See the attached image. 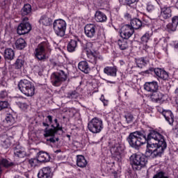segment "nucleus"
I'll return each instance as SVG.
<instances>
[{"label":"nucleus","mask_w":178,"mask_h":178,"mask_svg":"<svg viewBox=\"0 0 178 178\" xmlns=\"http://www.w3.org/2000/svg\"><path fill=\"white\" fill-rule=\"evenodd\" d=\"M100 99L103 102L104 106H108V100L104 99V97H101Z\"/></svg>","instance_id":"nucleus-54"},{"label":"nucleus","mask_w":178,"mask_h":178,"mask_svg":"<svg viewBox=\"0 0 178 178\" xmlns=\"http://www.w3.org/2000/svg\"><path fill=\"white\" fill-rule=\"evenodd\" d=\"M42 126H44V127H49V124H48V123L47 122H42Z\"/></svg>","instance_id":"nucleus-57"},{"label":"nucleus","mask_w":178,"mask_h":178,"mask_svg":"<svg viewBox=\"0 0 178 178\" xmlns=\"http://www.w3.org/2000/svg\"><path fill=\"white\" fill-rule=\"evenodd\" d=\"M85 51L88 55V58L90 59L89 62L93 63V65H97L98 60H104V58H102L101 55L92 51V43H86Z\"/></svg>","instance_id":"nucleus-5"},{"label":"nucleus","mask_w":178,"mask_h":178,"mask_svg":"<svg viewBox=\"0 0 178 178\" xmlns=\"http://www.w3.org/2000/svg\"><path fill=\"white\" fill-rule=\"evenodd\" d=\"M171 23L175 26H178V16H175L172 18Z\"/></svg>","instance_id":"nucleus-48"},{"label":"nucleus","mask_w":178,"mask_h":178,"mask_svg":"<svg viewBox=\"0 0 178 178\" xmlns=\"http://www.w3.org/2000/svg\"><path fill=\"white\" fill-rule=\"evenodd\" d=\"M88 129L94 134L101 133L102 129H104V122L101 118L95 117L89 122Z\"/></svg>","instance_id":"nucleus-4"},{"label":"nucleus","mask_w":178,"mask_h":178,"mask_svg":"<svg viewBox=\"0 0 178 178\" xmlns=\"http://www.w3.org/2000/svg\"><path fill=\"white\" fill-rule=\"evenodd\" d=\"M26 40L23 38H19L15 42V47L17 49H24V48H26Z\"/></svg>","instance_id":"nucleus-33"},{"label":"nucleus","mask_w":178,"mask_h":178,"mask_svg":"<svg viewBox=\"0 0 178 178\" xmlns=\"http://www.w3.org/2000/svg\"><path fill=\"white\" fill-rule=\"evenodd\" d=\"M123 147H122V145H116V146L113 148V151H114V152H115L116 154L122 153L123 152Z\"/></svg>","instance_id":"nucleus-42"},{"label":"nucleus","mask_w":178,"mask_h":178,"mask_svg":"<svg viewBox=\"0 0 178 178\" xmlns=\"http://www.w3.org/2000/svg\"><path fill=\"white\" fill-rule=\"evenodd\" d=\"M160 17H162L163 19H169V17H172V7L165 6L164 7L161 8Z\"/></svg>","instance_id":"nucleus-14"},{"label":"nucleus","mask_w":178,"mask_h":178,"mask_svg":"<svg viewBox=\"0 0 178 178\" xmlns=\"http://www.w3.org/2000/svg\"><path fill=\"white\" fill-rule=\"evenodd\" d=\"M148 48H149V47H148V45L145 44V49L147 50V49H148Z\"/></svg>","instance_id":"nucleus-63"},{"label":"nucleus","mask_w":178,"mask_h":178,"mask_svg":"<svg viewBox=\"0 0 178 178\" xmlns=\"http://www.w3.org/2000/svg\"><path fill=\"white\" fill-rule=\"evenodd\" d=\"M175 48H176L177 49H178V42H177L175 44Z\"/></svg>","instance_id":"nucleus-60"},{"label":"nucleus","mask_w":178,"mask_h":178,"mask_svg":"<svg viewBox=\"0 0 178 178\" xmlns=\"http://www.w3.org/2000/svg\"><path fill=\"white\" fill-rule=\"evenodd\" d=\"M125 19H131V17H130V15L129 14H126L125 15Z\"/></svg>","instance_id":"nucleus-59"},{"label":"nucleus","mask_w":178,"mask_h":178,"mask_svg":"<svg viewBox=\"0 0 178 178\" xmlns=\"http://www.w3.org/2000/svg\"><path fill=\"white\" fill-rule=\"evenodd\" d=\"M153 178H169L168 175H166V173L163 172H159L157 174H156Z\"/></svg>","instance_id":"nucleus-44"},{"label":"nucleus","mask_w":178,"mask_h":178,"mask_svg":"<svg viewBox=\"0 0 178 178\" xmlns=\"http://www.w3.org/2000/svg\"><path fill=\"white\" fill-rule=\"evenodd\" d=\"M24 65V60L21 59L20 58H17L15 63V69H22V67H23Z\"/></svg>","instance_id":"nucleus-36"},{"label":"nucleus","mask_w":178,"mask_h":178,"mask_svg":"<svg viewBox=\"0 0 178 178\" xmlns=\"http://www.w3.org/2000/svg\"><path fill=\"white\" fill-rule=\"evenodd\" d=\"M147 158L140 154H136L132 161L134 170H141L147 165Z\"/></svg>","instance_id":"nucleus-8"},{"label":"nucleus","mask_w":178,"mask_h":178,"mask_svg":"<svg viewBox=\"0 0 178 178\" xmlns=\"http://www.w3.org/2000/svg\"><path fill=\"white\" fill-rule=\"evenodd\" d=\"M72 111H73L72 109H71L70 111V112H71Z\"/></svg>","instance_id":"nucleus-64"},{"label":"nucleus","mask_w":178,"mask_h":178,"mask_svg":"<svg viewBox=\"0 0 178 178\" xmlns=\"http://www.w3.org/2000/svg\"><path fill=\"white\" fill-rule=\"evenodd\" d=\"M14 154L15 156H17V158H26V156H27L26 149L24 147H22L20 146H17L14 149Z\"/></svg>","instance_id":"nucleus-17"},{"label":"nucleus","mask_w":178,"mask_h":178,"mask_svg":"<svg viewBox=\"0 0 178 178\" xmlns=\"http://www.w3.org/2000/svg\"><path fill=\"white\" fill-rule=\"evenodd\" d=\"M4 59L6 60H13L15 59V51L10 48H8L4 51Z\"/></svg>","instance_id":"nucleus-25"},{"label":"nucleus","mask_w":178,"mask_h":178,"mask_svg":"<svg viewBox=\"0 0 178 178\" xmlns=\"http://www.w3.org/2000/svg\"><path fill=\"white\" fill-rule=\"evenodd\" d=\"M6 122L8 126H12L15 123V119L12 115H9L6 118Z\"/></svg>","instance_id":"nucleus-38"},{"label":"nucleus","mask_w":178,"mask_h":178,"mask_svg":"<svg viewBox=\"0 0 178 178\" xmlns=\"http://www.w3.org/2000/svg\"><path fill=\"white\" fill-rule=\"evenodd\" d=\"M31 13V5L25 4L21 10V15L24 17Z\"/></svg>","instance_id":"nucleus-30"},{"label":"nucleus","mask_w":178,"mask_h":178,"mask_svg":"<svg viewBox=\"0 0 178 178\" xmlns=\"http://www.w3.org/2000/svg\"><path fill=\"white\" fill-rule=\"evenodd\" d=\"M104 73L107 74V76H111V77H116L118 73V68L116 67H105L104 69Z\"/></svg>","instance_id":"nucleus-19"},{"label":"nucleus","mask_w":178,"mask_h":178,"mask_svg":"<svg viewBox=\"0 0 178 178\" xmlns=\"http://www.w3.org/2000/svg\"><path fill=\"white\" fill-rule=\"evenodd\" d=\"M29 163L31 166V168H35V166H38V163H40V161H38V159H31L29 161Z\"/></svg>","instance_id":"nucleus-37"},{"label":"nucleus","mask_w":178,"mask_h":178,"mask_svg":"<svg viewBox=\"0 0 178 178\" xmlns=\"http://www.w3.org/2000/svg\"><path fill=\"white\" fill-rule=\"evenodd\" d=\"M30 31H31V25L29 22L21 23L17 29V33L19 35H24Z\"/></svg>","instance_id":"nucleus-10"},{"label":"nucleus","mask_w":178,"mask_h":178,"mask_svg":"<svg viewBox=\"0 0 178 178\" xmlns=\"http://www.w3.org/2000/svg\"><path fill=\"white\" fill-rule=\"evenodd\" d=\"M163 94L158 90H156L155 92H153L152 95H150V99L152 101V102H159L160 101H162L163 99Z\"/></svg>","instance_id":"nucleus-20"},{"label":"nucleus","mask_w":178,"mask_h":178,"mask_svg":"<svg viewBox=\"0 0 178 178\" xmlns=\"http://www.w3.org/2000/svg\"><path fill=\"white\" fill-rule=\"evenodd\" d=\"M152 31H147L140 38V41L143 42V44H147L148 41L151 40V37H152L153 35Z\"/></svg>","instance_id":"nucleus-28"},{"label":"nucleus","mask_w":178,"mask_h":178,"mask_svg":"<svg viewBox=\"0 0 178 178\" xmlns=\"http://www.w3.org/2000/svg\"><path fill=\"white\" fill-rule=\"evenodd\" d=\"M58 131H59V130L55 127H54V129H48L47 128H46L44 131V137H54V136H55V134Z\"/></svg>","instance_id":"nucleus-32"},{"label":"nucleus","mask_w":178,"mask_h":178,"mask_svg":"<svg viewBox=\"0 0 178 178\" xmlns=\"http://www.w3.org/2000/svg\"><path fill=\"white\" fill-rule=\"evenodd\" d=\"M158 112H159L160 113H161L163 115V112H166V110H164L163 108L159 107L157 108Z\"/></svg>","instance_id":"nucleus-55"},{"label":"nucleus","mask_w":178,"mask_h":178,"mask_svg":"<svg viewBox=\"0 0 178 178\" xmlns=\"http://www.w3.org/2000/svg\"><path fill=\"white\" fill-rule=\"evenodd\" d=\"M95 20L97 23H104L107 20L106 15L101 11H97L95 15Z\"/></svg>","instance_id":"nucleus-22"},{"label":"nucleus","mask_w":178,"mask_h":178,"mask_svg":"<svg viewBox=\"0 0 178 178\" xmlns=\"http://www.w3.org/2000/svg\"><path fill=\"white\" fill-rule=\"evenodd\" d=\"M175 95L176 98H178V88H177L175 90Z\"/></svg>","instance_id":"nucleus-56"},{"label":"nucleus","mask_w":178,"mask_h":178,"mask_svg":"<svg viewBox=\"0 0 178 178\" xmlns=\"http://www.w3.org/2000/svg\"><path fill=\"white\" fill-rule=\"evenodd\" d=\"M127 5H129L130 6L131 5H133L134 3H137L138 0H124Z\"/></svg>","instance_id":"nucleus-49"},{"label":"nucleus","mask_w":178,"mask_h":178,"mask_svg":"<svg viewBox=\"0 0 178 178\" xmlns=\"http://www.w3.org/2000/svg\"><path fill=\"white\" fill-rule=\"evenodd\" d=\"M47 141H50V143H56V141H59V138H50L49 139H47Z\"/></svg>","instance_id":"nucleus-52"},{"label":"nucleus","mask_w":178,"mask_h":178,"mask_svg":"<svg viewBox=\"0 0 178 178\" xmlns=\"http://www.w3.org/2000/svg\"><path fill=\"white\" fill-rule=\"evenodd\" d=\"M66 22L63 19H56L53 23L55 33L59 37H63L66 33Z\"/></svg>","instance_id":"nucleus-7"},{"label":"nucleus","mask_w":178,"mask_h":178,"mask_svg":"<svg viewBox=\"0 0 178 178\" xmlns=\"http://www.w3.org/2000/svg\"><path fill=\"white\" fill-rule=\"evenodd\" d=\"M163 116L165 118V120L169 123V124H173L175 122V115L170 110H166L163 112Z\"/></svg>","instance_id":"nucleus-23"},{"label":"nucleus","mask_w":178,"mask_h":178,"mask_svg":"<svg viewBox=\"0 0 178 178\" xmlns=\"http://www.w3.org/2000/svg\"><path fill=\"white\" fill-rule=\"evenodd\" d=\"M15 178H24V177L20 175H15Z\"/></svg>","instance_id":"nucleus-62"},{"label":"nucleus","mask_w":178,"mask_h":178,"mask_svg":"<svg viewBox=\"0 0 178 178\" xmlns=\"http://www.w3.org/2000/svg\"><path fill=\"white\" fill-rule=\"evenodd\" d=\"M127 140L129 145L132 147V148L136 149L148 143V138H147L144 134L138 131L131 133Z\"/></svg>","instance_id":"nucleus-2"},{"label":"nucleus","mask_w":178,"mask_h":178,"mask_svg":"<svg viewBox=\"0 0 178 178\" xmlns=\"http://www.w3.org/2000/svg\"><path fill=\"white\" fill-rule=\"evenodd\" d=\"M0 98L1 99H5L8 98V92L6 90H2L0 92Z\"/></svg>","instance_id":"nucleus-45"},{"label":"nucleus","mask_w":178,"mask_h":178,"mask_svg":"<svg viewBox=\"0 0 178 178\" xmlns=\"http://www.w3.org/2000/svg\"><path fill=\"white\" fill-rule=\"evenodd\" d=\"M77 48V40H71L67 44V49L68 52H74Z\"/></svg>","instance_id":"nucleus-29"},{"label":"nucleus","mask_w":178,"mask_h":178,"mask_svg":"<svg viewBox=\"0 0 178 178\" xmlns=\"http://www.w3.org/2000/svg\"><path fill=\"white\" fill-rule=\"evenodd\" d=\"M38 178H51V168L44 167L39 170L38 174Z\"/></svg>","instance_id":"nucleus-15"},{"label":"nucleus","mask_w":178,"mask_h":178,"mask_svg":"<svg viewBox=\"0 0 178 178\" xmlns=\"http://www.w3.org/2000/svg\"><path fill=\"white\" fill-rule=\"evenodd\" d=\"M154 74L159 79H161V80H169V74L166 72V71L161 69V68H156L154 70Z\"/></svg>","instance_id":"nucleus-16"},{"label":"nucleus","mask_w":178,"mask_h":178,"mask_svg":"<svg viewBox=\"0 0 178 178\" xmlns=\"http://www.w3.org/2000/svg\"><path fill=\"white\" fill-rule=\"evenodd\" d=\"M46 122H48V123H49V124H51V123H52V117L51 115H47V119H46Z\"/></svg>","instance_id":"nucleus-53"},{"label":"nucleus","mask_w":178,"mask_h":178,"mask_svg":"<svg viewBox=\"0 0 178 178\" xmlns=\"http://www.w3.org/2000/svg\"><path fill=\"white\" fill-rule=\"evenodd\" d=\"M67 98L74 99L77 98V92L76 90L69 92L67 95Z\"/></svg>","instance_id":"nucleus-39"},{"label":"nucleus","mask_w":178,"mask_h":178,"mask_svg":"<svg viewBox=\"0 0 178 178\" xmlns=\"http://www.w3.org/2000/svg\"><path fill=\"white\" fill-rule=\"evenodd\" d=\"M40 24H42V26H51L52 24V19L47 15H42L39 21Z\"/></svg>","instance_id":"nucleus-27"},{"label":"nucleus","mask_w":178,"mask_h":178,"mask_svg":"<svg viewBox=\"0 0 178 178\" xmlns=\"http://www.w3.org/2000/svg\"><path fill=\"white\" fill-rule=\"evenodd\" d=\"M107 83H109L110 84H115V81H108Z\"/></svg>","instance_id":"nucleus-61"},{"label":"nucleus","mask_w":178,"mask_h":178,"mask_svg":"<svg viewBox=\"0 0 178 178\" xmlns=\"http://www.w3.org/2000/svg\"><path fill=\"white\" fill-rule=\"evenodd\" d=\"M158 88H159V86H158V82L156 81L146 82L144 84V90L147 92H152V94L158 91Z\"/></svg>","instance_id":"nucleus-13"},{"label":"nucleus","mask_w":178,"mask_h":178,"mask_svg":"<svg viewBox=\"0 0 178 178\" xmlns=\"http://www.w3.org/2000/svg\"><path fill=\"white\" fill-rule=\"evenodd\" d=\"M166 142L165 138L159 132L152 131L147 135V143L146 155L150 158L162 156V154L166 149Z\"/></svg>","instance_id":"nucleus-1"},{"label":"nucleus","mask_w":178,"mask_h":178,"mask_svg":"<svg viewBox=\"0 0 178 178\" xmlns=\"http://www.w3.org/2000/svg\"><path fill=\"white\" fill-rule=\"evenodd\" d=\"M141 26H143V22H141V20L137 18L131 20V27H132L134 30H138Z\"/></svg>","instance_id":"nucleus-31"},{"label":"nucleus","mask_w":178,"mask_h":178,"mask_svg":"<svg viewBox=\"0 0 178 178\" xmlns=\"http://www.w3.org/2000/svg\"><path fill=\"white\" fill-rule=\"evenodd\" d=\"M35 72H36L39 76H41V74H42V72H44V70L42 69V67L36 66L35 67Z\"/></svg>","instance_id":"nucleus-46"},{"label":"nucleus","mask_w":178,"mask_h":178,"mask_svg":"<svg viewBox=\"0 0 178 178\" xmlns=\"http://www.w3.org/2000/svg\"><path fill=\"white\" fill-rule=\"evenodd\" d=\"M155 9V7L152 4H147V10L148 12H152Z\"/></svg>","instance_id":"nucleus-50"},{"label":"nucleus","mask_w":178,"mask_h":178,"mask_svg":"<svg viewBox=\"0 0 178 178\" xmlns=\"http://www.w3.org/2000/svg\"><path fill=\"white\" fill-rule=\"evenodd\" d=\"M87 160L83 155L76 156V165L79 168H86L87 166Z\"/></svg>","instance_id":"nucleus-24"},{"label":"nucleus","mask_w":178,"mask_h":178,"mask_svg":"<svg viewBox=\"0 0 178 178\" xmlns=\"http://www.w3.org/2000/svg\"><path fill=\"white\" fill-rule=\"evenodd\" d=\"M19 108H21V109H27V108H29V105L26 103H20Z\"/></svg>","instance_id":"nucleus-51"},{"label":"nucleus","mask_w":178,"mask_h":178,"mask_svg":"<svg viewBox=\"0 0 178 178\" xmlns=\"http://www.w3.org/2000/svg\"><path fill=\"white\" fill-rule=\"evenodd\" d=\"M78 69L81 70V72H83L86 74L90 73V71L91 70V68H90V65H88V63H87V61L86 60L81 61L79 63Z\"/></svg>","instance_id":"nucleus-18"},{"label":"nucleus","mask_w":178,"mask_h":178,"mask_svg":"<svg viewBox=\"0 0 178 178\" xmlns=\"http://www.w3.org/2000/svg\"><path fill=\"white\" fill-rule=\"evenodd\" d=\"M124 117L128 124L131 123V122H133V119H134V116L130 113H127Z\"/></svg>","instance_id":"nucleus-40"},{"label":"nucleus","mask_w":178,"mask_h":178,"mask_svg":"<svg viewBox=\"0 0 178 178\" xmlns=\"http://www.w3.org/2000/svg\"><path fill=\"white\" fill-rule=\"evenodd\" d=\"M9 106V103L6 101H0V111H3Z\"/></svg>","instance_id":"nucleus-43"},{"label":"nucleus","mask_w":178,"mask_h":178,"mask_svg":"<svg viewBox=\"0 0 178 178\" xmlns=\"http://www.w3.org/2000/svg\"><path fill=\"white\" fill-rule=\"evenodd\" d=\"M166 27L168 31H176V30L177 29V26L172 24V22L167 24Z\"/></svg>","instance_id":"nucleus-41"},{"label":"nucleus","mask_w":178,"mask_h":178,"mask_svg":"<svg viewBox=\"0 0 178 178\" xmlns=\"http://www.w3.org/2000/svg\"><path fill=\"white\" fill-rule=\"evenodd\" d=\"M29 21V17H25L22 19V22L23 23H24V22H28Z\"/></svg>","instance_id":"nucleus-58"},{"label":"nucleus","mask_w":178,"mask_h":178,"mask_svg":"<svg viewBox=\"0 0 178 178\" xmlns=\"http://www.w3.org/2000/svg\"><path fill=\"white\" fill-rule=\"evenodd\" d=\"M134 34V29L131 25L125 24L120 29V35L124 40H129Z\"/></svg>","instance_id":"nucleus-9"},{"label":"nucleus","mask_w":178,"mask_h":178,"mask_svg":"<svg viewBox=\"0 0 178 178\" xmlns=\"http://www.w3.org/2000/svg\"><path fill=\"white\" fill-rule=\"evenodd\" d=\"M35 55L39 60L47 59V56H45V45L44 44H38L35 50Z\"/></svg>","instance_id":"nucleus-11"},{"label":"nucleus","mask_w":178,"mask_h":178,"mask_svg":"<svg viewBox=\"0 0 178 178\" xmlns=\"http://www.w3.org/2000/svg\"><path fill=\"white\" fill-rule=\"evenodd\" d=\"M51 80L53 86L59 87L63 81L67 80V75H66L63 70H60L57 72H54L51 76Z\"/></svg>","instance_id":"nucleus-6"},{"label":"nucleus","mask_w":178,"mask_h":178,"mask_svg":"<svg viewBox=\"0 0 178 178\" xmlns=\"http://www.w3.org/2000/svg\"><path fill=\"white\" fill-rule=\"evenodd\" d=\"M54 122L56 123V126L51 125L52 127L56 128L57 130H62V127L59 125V123L58 122V119H55Z\"/></svg>","instance_id":"nucleus-47"},{"label":"nucleus","mask_w":178,"mask_h":178,"mask_svg":"<svg viewBox=\"0 0 178 178\" xmlns=\"http://www.w3.org/2000/svg\"><path fill=\"white\" fill-rule=\"evenodd\" d=\"M137 66L138 67H140V69H143V66H145L147 64V60L144 58H140L136 60Z\"/></svg>","instance_id":"nucleus-35"},{"label":"nucleus","mask_w":178,"mask_h":178,"mask_svg":"<svg viewBox=\"0 0 178 178\" xmlns=\"http://www.w3.org/2000/svg\"><path fill=\"white\" fill-rule=\"evenodd\" d=\"M51 156L47 152H40L38 156L39 162H49Z\"/></svg>","instance_id":"nucleus-26"},{"label":"nucleus","mask_w":178,"mask_h":178,"mask_svg":"<svg viewBox=\"0 0 178 178\" xmlns=\"http://www.w3.org/2000/svg\"><path fill=\"white\" fill-rule=\"evenodd\" d=\"M84 31L86 37H88V38H92L95 35L97 26L95 24H88L86 25Z\"/></svg>","instance_id":"nucleus-12"},{"label":"nucleus","mask_w":178,"mask_h":178,"mask_svg":"<svg viewBox=\"0 0 178 178\" xmlns=\"http://www.w3.org/2000/svg\"><path fill=\"white\" fill-rule=\"evenodd\" d=\"M118 45L122 51H124V49H127V48H129V43H127V40H119Z\"/></svg>","instance_id":"nucleus-34"},{"label":"nucleus","mask_w":178,"mask_h":178,"mask_svg":"<svg viewBox=\"0 0 178 178\" xmlns=\"http://www.w3.org/2000/svg\"><path fill=\"white\" fill-rule=\"evenodd\" d=\"M0 141H1V145L3 148H5L6 149H8V148L12 145L10 139H9L6 135L0 136Z\"/></svg>","instance_id":"nucleus-21"},{"label":"nucleus","mask_w":178,"mask_h":178,"mask_svg":"<svg viewBox=\"0 0 178 178\" xmlns=\"http://www.w3.org/2000/svg\"><path fill=\"white\" fill-rule=\"evenodd\" d=\"M18 88L26 97H33L35 94V87L27 79L21 80L18 83Z\"/></svg>","instance_id":"nucleus-3"}]
</instances>
